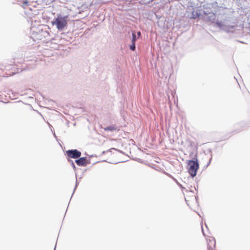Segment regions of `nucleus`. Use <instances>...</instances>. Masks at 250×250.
Masks as SVG:
<instances>
[{
	"instance_id": "obj_9",
	"label": "nucleus",
	"mask_w": 250,
	"mask_h": 250,
	"mask_svg": "<svg viewBox=\"0 0 250 250\" xmlns=\"http://www.w3.org/2000/svg\"><path fill=\"white\" fill-rule=\"evenodd\" d=\"M141 34V32H138L137 33L138 38H139L140 37Z\"/></svg>"
},
{
	"instance_id": "obj_4",
	"label": "nucleus",
	"mask_w": 250,
	"mask_h": 250,
	"mask_svg": "<svg viewBox=\"0 0 250 250\" xmlns=\"http://www.w3.org/2000/svg\"><path fill=\"white\" fill-rule=\"evenodd\" d=\"M76 163L79 166H85L87 164L85 157H81L76 160Z\"/></svg>"
},
{
	"instance_id": "obj_11",
	"label": "nucleus",
	"mask_w": 250,
	"mask_h": 250,
	"mask_svg": "<svg viewBox=\"0 0 250 250\" xmlns=\"http://www.w3.org/2000/svg\"><path fill=\"white\" fill-rule=\"evenodd\" d=\"M72 164H73V166L74 167H75L74 164L73 163H72Z\"/></svg>"
},
{
	"instance_id": "obj_7",
	"label": "nucleus",
	"mask_w": 250,
	"mask_h": 250,
	"mask_svg": "<svg viewBox=\"0 0 250 250\" xmlns=\"http://www.w3.org/2000/svg\"><path fill=\"white\" fill-rule=\"evenodd\" d=\"M132 35V42L135 43V42L137 40L136 34L135 33H133Z\"/></svg>"
},
{
	"instance_id": "obj_8",
	"label": "nucleus",
	"mask_w": 250,
	"mask_h": 250,
	"mask_svg": "<svg viewBox=\"0 0 250 250\" xmlns=\"http://www.w3.org/2000/svg\"><path fill=\"white\" fill-rule=\"evenodd\" d=\"M130 48L132 50H134L135 49V43L132 42L130 46Z\"/></svg>"
},
{
	"instance_id": "obj_10",
	"label": "nucleus",
	"mask_w": 250,
	"mask_h": 250,
	"mask_svg": "<svg viewBox=\"0 0 250 250\" xmlns=\"http://www.w3.org/2000/svg\"><path fill=\"white\" fill-rule=\"evenodd\" d=\"M23 3L25 5L27 4H28V2L27 1H25Z\"/></svg>"
},
{
	"instance_id": "obj_1",
	"label": "nucleus",
	"mask_w": 250,
	"mask_h": 250,
	"mask_svg": "<svg viewBox=\"0 0 250 250\" xmlns=\"http://www.w3.org/2000/svg\"><path fill=\"white\" fill-rule=\"evenodd\" d=\"M188 166L189 167L188 168V172L192 177H194L196 175L197 171L199 168V164L197 160L196 161H189Z\"/></svg>"
},
{
	"instance_id": "obj_3",
	"label": "nucleus",
	"mask_w": 250,
	"mask_h": 250,
	"mask_svg": "<svg viewBox=\"0 0 250 250\" xmlns=\"http://www.w3.org/2000/svg\"><path fill=\"white\" fill-rule=\"evenodd\" d=\"M208 250H216V241L214 238L208 237L206 239Z\"/></svg>"
},
{
	"instance_id": "obj_5",
	"label": "nucleus",
	"mask_w": 250,
	"mask_h": 250,
	"mask_svg": "<svg viewBox=\"0 0 250 250\" xmlns=\"http://www.w3.org/2000/svg\"><path fill=\"white\" fill-rule=\"evenodd\" d=\"M53 24L56 25L58 29H62V22L59 19H56L54 22Z\"/></svg>"
},
{
	"instance_id": "obj_6",
	"label": "nucleus",
	"mask_w": 250,
	"mask_h": 250,
	"mask_svg": "<svg viewBox=\"0 0 250 250\" xmlns=\"http://www.w3.org/2000/svg\"><path fill=\"white\" fill-rule=\"evenodd\" d=\"M104 131H114L116 130H119V129H117V127L114 125H112L110 126H107V127L104 128Z\"/></svg>"
},
{
	"instance_id": "obj_2",
	"label": "nucleus",
	"mask_w": 250,
	"mask_h": 250,
	"mask_svg": "<svg viewBox=\"0 0 250 250\" xmlns=\"http://www.w3.org/2000/svg\"><path fill=\"white\" fill-rule=\"evenodd\" d=\"M65 154L68 161L70 158L77 159L81 157V152L77 149L66 151Z\"/></svg>"
}]
</instances>
